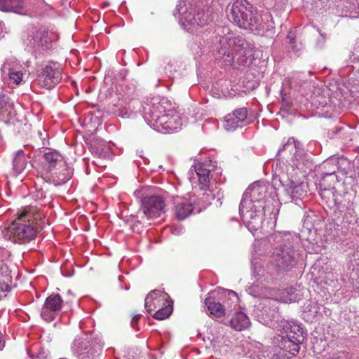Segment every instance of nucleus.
<instances>
[{
	"label": "nucleus",
	"instance_id": "obj_7",
	"mask_svg": "<svg viewBox=\"0 0 359 359\" xmlns=\"http://www.w3.org/2000/svg\"><path fill=\"white\" fill-rule=\"evenodd\" d=\"M177 11L180 16V22L184 27L187 25L204 27L212 20L210 8L203 1H197L189 6L180 3L177 6Z\"/></svg>",
	"mask_w": 359,
	"mask_h": 359
},
{
	"label": "nucleus",
	"instance_id": "obj_22",
	"mask_svg": "<svg viewBox=\"0 0 359 359\" xmlns=\"http://www.w3.org/2000/svg\"><path fill=\"white\" fill-rule=\"evenodd\" d=\"M229 325L236 331L248 329L250 325L248 316L243 312H236L229 321Z\"/></svg>",
	"mask_w": 359,
	"mask_h": 359
},
{
	"label": "nucleus",
	"instance_id": "obj_20",
	"mask_svg": "<svg viewBox=\"0 0 359 359\" xmlns=\"http://www.w3.org/2000/svg\"><path fill=\"white\" fill-rule=\"evenodd\" d=\"M0 10L20 15L25 14L27 11L25 0H0Z\"/></svg>",
	"mask_w": 359,
	"mask_h": 359
},
{
	"label": "nucleus",
	"instance_id": "obj_10",
	"mask_svg": "<svg viewBox=\"0 0 359 359\" xmlns=\"http://www.w3.org/2000/svg\"><path fill=\"white\" fill-rule=\"evenodd\" d=\"M72 348L79 359H95L102 350V345L97 340L75 339Z\"/></svg>",
	"mask_w": 359,
	"mask_h": 359
},
{
	"label": "nucleus",
	"instance_id": "obj_43",
	"mask_svg": "<svg viewBox=\"0 0 359 359\" xmlns=\"http://www.w3.org/2000/svg\"><path fill=\"white\" fill-rule=\"evenodd\" d=\"M294 39V38H290V43H293Z\"/></svg>",
	"mask_w": 359,
	"mask_h": 359
},
{
	"label": "nucleus",
	"instance_id": "obj_8",
	"mask_svg": "<svg viewBox=\"0 0 359 359\" xmlns=\"http://www.w3.org/2000/svg\"><path fill=\"white\" fill-rule=\"evenodd\" d=\"M277 156L283 158H290L292 168L304 170L305 168L311 170L313 163L309 156L301 147L299 142L290 138L278 151Z\"/></svg>",
	"mask_w": 359,
	"mask_h": 359
},
{
	"label": "nucleus",
	"instance_id": "obj_9",
	"mask_svg": "<svg viewBox=\"0 0 359 359\" xmlns=\"http://www.w3.org/2000/svg\"><path fill=\"white\" fill-rule=\"evenodd\" d=\"M222 297L237 298V294L233 290L224 288H218L217 290L208 293L205 299L204 303L208 311V316L214 319H219L225 316L224 306L220 302Z\"/></svg>",
	"mask_w": 359,
	"mask_h": 359
},
{
	"label": "nucleus",
	"instance_id": "obj_34",
	"mask_svg": "<svg viewBox=\"0 0 359 359\" xmlns=\"http://www.w3.org/2000/svg\"><path fill=\"white\" fill-rule=\"evenodd\" d=\"M210 194H211L212 196V199L213 201V203L217 206V205H222V201L221 200L224 198V194L223 193H220V191H217V194H212V191H210Z\"/></svg>",
	"mask_w": 359,
	"mask_h": 359
},
{
	"label": "nucleus",
	"instance_id": "obj_38",
	"mask_svg": "<svg viewBox=\"0 0 359 359\" xmlns=\"http://www.w3.org/2000/svg\"><path fill=\"white\" fill-rule=\"evenodd\" d=\"M43 40H44L45 44L50 43V41L48 39V34L46 32H41V37H40V41L41 43V45L43 46Z\"/></svg>",
	"mask_w": 359,
	"mask_h": 359
},
{
	"label": "nucleus",
	"instance_id": "obj_11",
	"mask_svg": "<svg viewBox=\"0 0 359 359\" xmlns=\"http://www.w3.org/2000/svg\"><path fill=\"white\" fill-rule=\"evenodd\" d=\"M280 183L286 194L293 201L302 199L307 194V186L294 175L290 177L288 173H284L280 177Z\"/></svg>",
	"mask_w": 359,
	"mask_h": 359
},
{
	"label": "nucleus",
	"instance_id": "obj_3",
	"mask_svg": "<svg viewBox=\"0 0 359 359\" xmlns=\"http://www.w3.org/2000/svg\"><path fill=\"white\" fill-rule=\"evenodd\" d=\"M275 239L280 244L275 248L270 263L277 272L288 271L297 264L300 258L298 236L279 233Z\"/></svg>",
	"mask_w": 359,
	"mask_h": 359
},
{
	"label": "nucleus",
	"instance_id": "obj_15",
	"mask_svg": "<svg viewBox=\"0 0 359 359\" xmlns=\"http://www.w3.org/2000/svg\"><path fill=\"white\" fill-rule=\"evenodd\" d=\"M248 109L241 107L235 109L224 118V128L229 131H234L238 128H243L250 123L248 120Z\"/></svg>",
	"mask_w": 359,
	"mask_h": 359
},
{
	"label": "nucleus",
	"instance_id": "obj_5",
	"mask_svg": "<svg viewBox=\"0 0 359 359\" xmlns=\"http://www.w3.org/2000/svg\"><path fill=\"white\" fill-rule=\"evenodd\" d=\"M281 327L280 334L274 337L273 344L284 352L297 355L306 339V332L299 325L288 321L282 323Z\"/></svg>",
	"mask_w": 359,
	"mask_h": 359
},
{
	"label": "nucleus",
	"instance_id": "obj_14",
	"mask_svg": "<svg viewBox=\"0 0 359 359\" xmlns=\"http://www.w3.org/2000/svg\"><path fill=\"white\" fill-rule=\"evenodd\" d=\"M63 300L60 294H52L45 300L41 309V316L47 321L52 322L58 315L62 307Z\"/></svg>",
	"mask_w": 359,
	"mask_h": 359
},
{
	"label": "nucleus",
	"instance_id": "obj_40",
	"mask_svg": "<svg viewBox=\"0 0 359 359\" xmlns=\"http://www.w3.org/2000/svg\"><path fill=\"white\" fill-rule=\"evenodd\" d=\"M1 290L4 292H8L11 290V286L8 284L4 283L1 286Z\"/></svg>",
	"mask_w": 359,
	"mask_h": 359
},
{
	"label": "nucleus",
	"instance_id": "obj_19",
	"mask_svg": "<svg viewBox=\"0 0 359 359\" xmlns=\"http://www.w3.org/2000/svg\"><path fill=\"white\" fill-rule=\"evenodd\" d=\"M334 189H319V194L322 199L325 201L328 205H334L339 211L347 209L346 204H344L339 197V194H335Z\"/></svg>",
	"mask_w": 359,
	"mask_h": 359
},
{
	"label": "nucleus",
	"instance_id": "obj_23",
	"mask_svg": "<svg viewBox=\"0 0 359 359\" xmlns=\"http://www.w3.org/2000/svg\"><path fill=\"white\" fill-rule=\"evenodd\" d=\"M46 150L47 151H41V153L45 161L44 163L47 165L46 170L50 172L55 168L57 163L63 161V157L56 150H52L50 149H47Z\"/></svg>",
	"mask_w": 359,
	"mask_h": 359
},
{
	"label": "nucleus",
	"instance_id": "obj_4",
	"mask_svg": "<svg viewBox=\"0 0 359 359\" xmlns=\"http://www.w3.org/2000/svg\"><path fill=\"white\" fill-rule=\"evenodd\" d=\"M38 217H40L39 214L24 210L7 227L9 238L19 244L27 243L34 240L39 231L37 222H35Z\"/></svg>",
	"mask_w": 359,
	"mask_h": 359
},
{
	"label": "nucleus",
	"instance_id": "obj_27",
	"mask_svg": "<svg viewBox=\"0 0 359 359\" xmlns=\"http://www.w3.org/2000/svg\"><path fill=\"white\" fill-rule=\"evenodd\" d=\"M72 170L65 165L64 168L59 173H57L55 177H54L55 184L56 186L64 184L72 178Z\"/></svg>",
	"mask_w": 359,
	"mask_h": 359
},
{
	"label": "nucleus",
	"instance_id": "obj_45",
	"mask_svg": "<svg viewBox=\"0 0 359 359\" xmlns=\"http://www.w3.org/2000/svg\"><path fill=\"white\" fill-rule=\"evenodd\" d=\"M224 325H227V323H224V321H221Z\"/></svg>",
	"mask_w": 359,
	"mask_h": 359
},
{
	"label": "nucleus",
	"instance_id": "obj_29",
	"mask_svg": "<svg viewBox=\"0 0 359 359\" xmlns=\"http://www.w3.org/2000/svg\"><path fill=\"white\" fill-rule=\"evenodd\" d=\"M13 106V104L11 102L10 97L4 93H0V109L7 111L12 108Z\"/></svg>",
	"mask_w": 359,
	"mask_h": 359
},
{
	"label": "nucleus",
	"instance_id": "obj_30",
	"mask_svg": "<svg viewBox=\"0 0 359 359\" xmlns=\"http://www.w3.org/2000/svg\"><path fill=\"white\" fill-rule=\"evenodd\" d=\"M280 97H281L280 110L287 112L290 108L291 102L288 99L287 94L285 93V90L283 87L280 90Z\"/></svg>",
	"mask_w": 359,
	"mask_h": 359
},
{
	"label": "nucleus",
	"instance_id": "obj_12",
	"mask_svg": "<svg viewBox=\"0 0 359 359\" xmlns=\"http://www.w3.org/2000/svg\"><path fill=\"white\" fill-rule=\"evenodd\" d=\"M266 192L264 187L254 183L245 191L242 200L251 202V204L255 205L261 204L263 208L272 210L275 207L271 203V200L265 198Z\"/></svg>",
	"mask_w": 359,
	"mask_h": 359
},
{
	"label": "nucleus",
	"instance_id": "obj_17",
	"mask_svg": "<svg viewBox=\"0 0 359 359\" xmlns=\"http://www.w3.org/2000/svg\"><path fill=\"white\" fill-rule=\"evenodd\" d=\"M39 76L44 79L47 88H52L62 79L61 70L56 62H49L43 67L39 74Z\"/></svg>",
	"mask_w": 359,
	"mask_h": 359
},
{
	"label": "nucleus",
	"instance_id": "obj_1",
	"mask_svg": "<svg viewBox=\"0 0 359 359\" xmlns=\"http://www.w3.org/2000/svg\"><path fill=\"white\" fill-rule=\"evenodd\" d=\"M215 34L212 52L217 60L236 69L251 63L253 45L250 42L231 32L227 27H217Z\"/></svg>",
	"mask_w": 359,
	"mask_h": 359
},
{
	"label": "nucleus",
	"instance_id": "obj_37",
	"mask_svg": "<svg viewBox=\"0 0 359 359\" xmlns=\"http://www.w3.org/2000/svg\"><path fill=\"white\" fill-rule=\"evenodd\" d=\"M140 317H141L140 314H135V315H133V316L131 319L130 325L133 328H135L136 330H139V328L137 327V323H138Z\"/></svg>",
	"mask_w": 359,
	"mask_h": 359
},
{
	"label": "nucleus",
	"instance_id": "obj_31",
	"mask_svg": "<svg viewBox=\"0 0 359 359\" xmlns=\"http://www.w3.org/2000/svg\"><path fill=\"white\" fill-rule=\"evenodd\" d=\"M345 130H346V127L340 126H335L332 128H330L327 131V136L330 139H333L334 137H337L338 136L340 137V135L344 132Z\"/></svg>",
	"mask_w": 359,
	"mask_h": 359
},
{
	"label": "nucleus",
	"instance_id": "obj_35",
	"mask_svg": "<svg viewBox=\"0 0 359 359\" xmlns=\"http://www.w3.org/2000/svg\"><path fill=\"white\" fill-rule=\"evenodd\" d=\"M198 182L200 189L202 190H207L209 188L210 180L209 177H198Z\"/></svg>",
	"mask_w": 359,
	"mask_h": 359
},
{
	"label": "nucleus",
	"instance_id": "obj_24",
	"mask_svg": "<svg viewBox=\"0 0 359 359\" xmlns=\"http://www.w3.org/2000/svg\"><path fill=\"white\" fill-rule=\"evenodd\" d=\"M337 171H341L347 177H353V163L346 158H337Z\"/></svg>",
	"mask_w": 359,
	"mask_h": 359
},
{
	"label": "nucleus",
	"instance_id": "obj_36",
	"mask_svg": "<svg viewBox=\"0 0 359 359\" xmlns=\"http://www.w3.org/2000/svg\"><path fill=\"white\" fill-rule=\"evenodd\" d=\"M196 172L198 177H209L210 175V170L206 168H203L201 165H199L196 168Z\"/></svg>",
	"mask_w": 359,
	"mask_h": 359
},
{
	"label": "nucleus",
	"instance_id": "obj_44",
	"mask_svg": "<svg viewBox=\"0 0 359 359\" xmlns=\"http://www.w3.org/2000/svg\"><path fill=\"white\" fill-rule=\"evenodd\" d=\"M157 294V292H156L155 294H153V299L154 298L155 295Z\"/></svg>",
	"mask_w": 359,
	"mask_h": 359
},
{
	"label": "nucleus",
	"instance_id": "obj_39",
	"mask_svg": "<svg viewBox=\"0 0 359 359\" xmlns=\"http://www.w3.org/2000/svg\"><path fill=\"white\" fill-rule=\"evenodd\" d=\"M109 154H110V150H109V147L103 142V157L106 158V157L109 156Z\"/></svg>",
	"mask_w": 359,
	"mask_h": 359
},
{
	"label": "nucleus",
	"instance_id": "obj_47",
	"mask_svg": "<svg viewBox=\"0 0 359 359\" xmlns=\"http://www.w3.org/2000/svg\"><path fill=\"white\" fill-rule=\"evenodd\" d=\"M309 305L308 306H306V309H309ZM310 306H311V307H312V306H311V305H310Z\"/></svg>",
	"mask_w": 359,
	"mask_h": 359
},
{
	"label": "nucleus",
	"instance_id": "obj_46",
	"mask_svg": "<svg viewBox=\"0 0 359 359\" xmlns=\"http://www.w3.org/2000/svg\"><path fill=\"white\" fill-rule=\"evenodd\" d=\"M41 197H44L42 193L41 194Z\"/></svg>",
	"mask_w": 359,
	"mask_h": 359
},
{
	"label": "nucleus",
	"instance_id": "obj_25",
	"mask_svg": "<svg viewBox=\"0 0 359 359\" xmlns=\"http://www.w3.org/2000/svg\"><path fill=\"white\" fill-rule=\"evenodd\" d=\"M321 175H337V157H331L323 162L321 165Z\"/></svg>",
	"mask_w": 359,
	"mask_h": 359
},
{
	"label": "nucleus",
	"instance_id": "obj_33",
	"mask_svg": "<svg viewBox=\"0 0 359 359\" xmlns=\"http://www.w3.org/2000/svg\"><path fill=\"white\" fill-rule=\"evenodd\" d=\"M156 292H158V290H152L149 294H147V297L145 298L144 307L148 313H150L151 311V304H150L149 300L153 299V294H155Z\"/></svg>",
	"mask_w": 359,
	"mask_h": 359
},
{
	"label": "nucleus",
	"instance_id": "obj_42",
	"mask_svg": "<svg viewBox=\"0 0 359 359\" xmlns=\"http://www.w3.org/2000/svg\"><path fill=\"white\" fill-rule=\"evenodd\" d=\"M138 224H140V223L137 222V223L134 224V225L133 226V231H137L139 233L140 232V229L138 228Z\"/></svg>",
	"mask_w": 359,
	"mask_h": 359
},
{
	"label": "nucleus",
	"instance_id": "obj_21",
	"mask_svg": "<svg viewBox=\"0 0 359 359\" xmlns=\"http://www.w3.org/2000/svg\"><path fill=\"white\" fill-rule=\"evenodd\" d=\"M28 158L29 157L22 149H20L13 154L12 170L14 175H18L25 170L28 163Z\"/></svg>",
	"mask_w": 359,
	"mask_h": 359
},
{
	"label": "nucleus",
	"instance_id": "obj_26",
	"mask_svg": "<svg viewBox=\"0 0 359 359\" xmlns=\"http://www.w3.org/2000/svg\"><path fill=\"white\" fill-rule=\"evenodd\" d=\"M339 182L337 175H321L319 180V189H335V185Z\"/></svg>",
	"mask_w": 359,
	"mask_h": 359
},
{
	"label": "nucleus",
	"instance_id": "obj_6",
	"mask_svg": "<svg viewBox=\"0 0 359 359\" xmlns=\"http://www.w3.org/2000/svg\"><path fill=\"white\" fill-rule=\"evenodd\" d=\"M239 213L246 227L251 231H257L262 226L264 217L276 222L278 209L272 210L263 208L261 204L255 205L245 200H241L239 205Z\"/></svg>",
	"mask_w": 359,
	"mask_h": 359
},
{
	"label": "nucleus",
	"instance_id": "obj_16",
	"mask_svg": "<svg viewBox=\"0 0 359 359\" xmlns=\"http://www.w3.org/2000/svg\"><path fill=\"white\" fill-rule=\"evenodd\" d=\"M164 109L162 105L147 104L144 107V118L151 124L159 123L160 125L167 124L165 128H170L172 121L165 120L168 116L164 114Z\"/></svg>",
	"mask_w": 359,
	"mask_h": 359
},
{
	"label": "nucleus",
	"instance_id": "obj_2",
	"mask_svg": "<svg viewBox=\"0 0 359 359\" xmlns=\"http://www.w3.org/2000/svg\"><path fill=\"white\" fill-rule=\"evenodd\" d=\"M227 12L229 18L241 29L257 34L274 32V22L271 16L258 14L256 8L247 0H236Z\"/></svg>",
	"mask_w": 359,
	"mask_h": 359
},
{
	"label": "nucleus",
	"instance_id": "obj_28",
	"mask_svg": "<svg viewBox=\"0 0 359 359\" xmlns=\"http://www.w3.org/2000/svg\"><path fill=\"white\" fill-rule=\"evenodd\" d=\"M167 305H164V307L158 310L152 316L157 320H164L168 318L172 313V302H166Z\"/></svg>",
	"mask_w": 359,
	"mask_h": 359
},
{
	"label": "nucleus",
	"instance_id": "obj_13",
	"mask_svg": "<svg viewBox=\"0 0 359 359\" xmlns=\"http://www.w3.org/2000/svg\"><path fill=\"white\" fill-rule=\"evenodd\" d=\"M165 202L161 196L151 195L141 199L140 210L148 217H159L164 212Z\"/></svg>",
	"mask_w": 359,
	"mask_h": 359
},
{
	"label": "nucleus",
	"instance_id": "obj_18",
	"mask_svg": "<svg viewBox=\"0 0 359 359\" xmlns=\"http://www.w3.org/2000/svg\"><path fill=\"white\" fill-rule=\"evenodd\" d=\"M175 216L179 220L187 218L193 212V206L187 199L176 196L174 198Z\"/></svg>",
	"mask_w": 359,
	"mask_h": 359
},
{
	"label": "nucleus",
	"instance_id": "obj_32",
	"mask_svg": "<svg viewBox=\"0 0 359 359\" xmlns=\"http://www.w3.org/2000/svg\"><path fill=\"white\" fill-rule=\"evenodd\" d=\"M8 75L11 80H13L15 83L19 84L22 79L23 74L21 71L10 69Z\"/></svg>",
	"mask_w": 359,
	"mask_h": 359
},
{
	"label": "nucleus",
	"instance_id": "obj_41",
	"mask_svg": "<svg viewBox=\"0 0 359 359\" xmlns=\"http://www.w3.org/2000/svg\"><path fill=\"white\" fill-rule=\"evenodd\" d=\"M114 114H116L118 116H121V117H125L126 115H127V112L125 113V114H123V110L121 109H117L116 111H114Z\"/></svg>",
	"mask_w": 359,
	"mask_h": 359
}]
</instances>
